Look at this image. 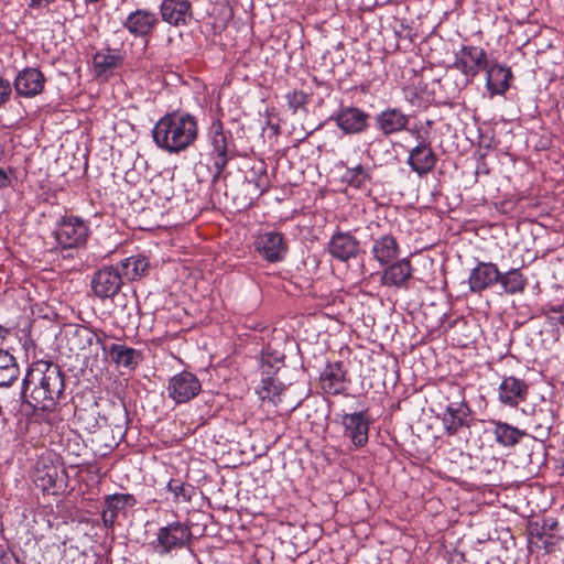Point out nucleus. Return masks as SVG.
<instances>
[{
	"label": "nucleus",
	"mask_w": 564,
	"mask_h": 564,
	"mask_svg": "<svg viewBox=\"0 0 564 564\" xmlns=\"http://www.w3.org/2000/svg\"><path fill=\"white\" fill-rule=\"evenodd\" d=\"M202 390L196 375L189 371L176 373L169 380L167 394L176 403H185L194 399Z\"/></svg>",
	"instance_id": "obj_8"
},
{
	"label": "nucleus",
	"mask_w": 564,
	"mask_h": 564,
	"mask_svg": "<svg viewBox=\"0 0 564 564\" xmlns=\"http://www.w3.org/2000/svg\"><path fill=\"white\" fill-rule=\"evenodd\" d=\"M498 283L505 293L516 294L524 291L527 278H524L520 269H510L508 272L501 273V279Z\"/></svg>",
	"instance_id": "obj_33"
},
{
	"label": "nucleus",
	"mask_w": 564,
	"mask_h": 564,
	"mask_svg": "<svg viewBox=\"0 0 564 564\" xmlns=\"http://www.w3.org/2000/svg\"><path fill=\"white\" fill-rule=\"evenodd\" d=\"M280 388L274 383L271 376H267L261 380V388L259 390L260 398L276 403L280 400Z\"/></svg>",
	"instance_id": "obj_39"
},
{
	"label": "nucleus",
	"mask_w": 564,
	"mask_h": 564,
	"mask_svg": "<svg viewBox=\"0 0 564 564\" xmlns=\"http://www.w3.org/2000/svg\"><path fill=\"white\" fill-rule=\"evenodd\" d=\"M543 314L552 324H560L564 327V303L560 305H546L543 307Z\"/></svg>",
	"instance_id": "obj_42"
},
{
	"label": "nucleus",
	"mask_w": 564,
	"mask_h": 564,
	"mask_svg": "<svg viewBox=\"0 0 564 564\" xmlns=\"http://www.w3.org/2000/svg\"><path fill=\"white\" fill-rule=\"evenodd\" d=\"M387 265L381 276L383 285L401 288L412 276L411 262L406 258Z\"/></svg>",
	"instance_id": "obj_25"
},
{
	"label": "nucleus",
	"mask_w": 564,
	"mask_h": 564,
	"mask_svg": "<svg viewBox=\"0 0 564 564\" xmlns=\"http://www.w3.org/2000/svg\"><path fill=\"white\" fill-rule=\"evenodd\" d=\"M399 245L392 235H383L375 239L371 252L373 258L381 264H390L398 258Z\"/></svg>",
	"instance_id": "obj_27"
},
{
	"label": "nucleus",
	"mask_w": 564,
	"mask_h": 564,
	"mask_svg": "<svg viewBox=\"0 0 564 564\" xmlns=\"http://www.w3.org/2000/svg\"><path fill=\"white\" fill-rule=\"evenodd\" d=\"M65 390V375L57 364L33 361L22 380L23 402L43 412H54Z\"/></svg>",
	"instance_id": "obj_1"
},
{
	"label": "nucleus",
	"mask_w": 564,
	"mask_h": 564,
	"mask_svg": "<svg viewBox=\"0 0 564 564\" xmlns=\"http://www.w3.org/2000/svg\"><path fill=\"white\" fill-rule=\"evenodd\" d=\"M343 425L345 436L350 438L356 447H361L368 442L369 420L364 412L345 414Z\"/></svg>",
	"instance_id": "obj_20"
},
{
	"label": "nucleus",
	"mask_w": 564,
	"mask_h": 564,
	"mask_svg": "<svg viewBox=\"0 0 564 564\" xmlns=\"http://www.w3.org/2000/svg\"><path fill=\"white\" fill-rule=\"evenodd\" d=\"M375 127L384 137L395 135L408 130L410 116L400 108L387 107L375 116Z\"/></svg>",
	"instance_id": "obj_11"
},
{
	"label": "nucleus",
	"mask_w": 564,
	"mask_h": 564,
	"mask_svg": "<svg viewBox=\"0 0 564 564\" xmlns=\"http://www.w3.org/2000/svg\"><path fill=\"white\" fill-rule=\"evenodd\" d=\"M36 473L43 488L52 487L58 478V466L54 465V460H37Z\"/></svg>",
	"instance_id": "obj_38"
},
{
	"label": "nucleus",
	"mask_w": 564,
	"mask_h": 564,
	"mask_svg": "<svg viewBox=\"0 0 564 564\" xmlns=\"http://www.w3.org/2000/svg\"><path fill=\"white\" fill-rule=\"evenodd\" d=\"M12 94V86L11 83L0 77V107L4 105L11 97Z\"/></svg>",
	"instance_id": "obj_45"
},
{
	"label": "nucleus",
	"mask_w": 564,
	"mask_h": 564,
	"mask_svg": "<svg viewBox=\"0 0 564 564\" xmlns=\"http://www.w3.org/2000/svg\"><path fill=\"white\" fill-rule=\"evenodd\" d=\"M100 406L102 426L122 433L128 424V412L122 401H105Z\"/></svg>",
	"instance_id": "obj_22"
},
{
	"label": "nucleus",
	"mask_w": 564,
	"mask_h": 564,
	"mask_svg": "<svg viewBox=\"0 0 564 564\" xmlns=\"http://www.w3.org/2000/svg\"><path fill=\"white\" fill-rule=\"evenodd\" d=\"M528 386L516 377H507L499 386V400L503 404L517 406L528 394Z\"/></svg>",
	"instance_id": "obj_23"
},
{
	"label": "nucleus",
	"mask_w": 564,
	"mask_h": 564,
	"mask_svg": "<svg viewBox=\"0 0 564 564\" xmlns=\"http://www.w3.org/2000/svg\"><path fill=\"white\" fill-rule=\"evenodd\" d=\"M469 408L466 403H451L447 405L443 416L445 431L449 435H455L462 427L467 426Z\"/></svg>",
	"instance_id": "obj_26"
},
{
	"label": "nucleus",
	"mask_w": 564,
	"mask_h": 564,
	"mask_svg": "<svg viewBox=\"0 0 564 564\" xmlns=\"http://www.w3.org/2000/svg\"><path fill=\"white\" fill-rule=\"evenodd\" d=\"M118 267L121 270L122 280L126 278L133 281L147 274L150 262L143 256H132L122 260Z\"/></svg>",
	"instance_id": "obj_28"
},
{
	"label": "nucleus",
	"mask_w": 564,
	"mask_h": 564,
	"mask_svg": "<svg viewBox=\"0 0 564 564\" xmlns=\"http://www.w3.org/2000/svg\"><path fill=\"white\" fill-rule=\"evenodd\" d=\"M285 98L288 100L289 107L292 109L294 113L297 111L299 108L304 107L308 101L307 95L301 90L288 93Z\"/></svg>",
	"instance_id": "obj_43"
},
{
	"label": "nucleus",
	"mask_w": 564,
	"mask_h": 564,
	"mask_svg": "<svg viewBox=\"0 0 564 564\" xmlns=\"http://www.w3.org/2000/svg\"><path fill=\"white\" fill-rule=\"evenodd\" d=\"M75 417L78 426L88 432L94 433L97 429L102 426L101 412L98 403H95L89 409H77Z\"/></svg>",
	"instance_id": "obj_30"
},
{
	"label": "nucleus",
	"mask_w": 564,
	"mask_h": 564,
	"mask_svg": "<svg viewBox=\"0 0 564 564\" xmlns=\"http://www.w3.org/2000/svg\"><path fill=\"white\" fill-rule=\"evenodd\" d=\"M74 335L89 346L93 344V340L95 339L96 343L100 345L104 350H107V347L105 345V338L107 337V335L104 332L97 333L87 327L82 326L75 329Z\"/></svg>",
	"instance_id": "obj_40"
},
{
	"label": "nucleus",
	"mask_w": 564,
	"mask_h": 564,
	"mask_svg": "<svg viewBox=\"0 0 564 564\" xmlns=\"http://www.w3.org/2000/svg\"><path fill=\"white\" fill-rule=\"evenodd\" d=\"M9 184V177L6 173V171L0 167V188L6 187Z\"/></svg>",
	"instance_id": "obj_48"
},
{
	"label": "nucleus",
	"mask_w": 564,
	"mask_h": 564,
	"mask_svg": "<svg viewBox=\"0 0 564 564\" xmlns=\"http://www.w3.org/2000/svg\"><path fill=\"white\" fill-rule=\"evenodd\" d=\"M159 24L156 13L149 9H137L128 14L123 21V26L134 37L148 39L152 36Z\"/></svg>",
	"instance_id": "obj_12"
},
{
	"label": "nucleus",
	"mask_w": 564,
	"mask_h": 564,
	"mask_svg": "<svg viewBox=\"0 0 564 564\" xmlns=\"http://www.w3.org/2000/svg\"><path fill=\"white\" fill-rule=\"evenodd\" d=\"M191 529L181 522L170 523L158 532V543L162 549V553H169L173 549L183 547L191 542Z\"/></svg>",
	"instance_id": "obj_16"
},
{
	"label": "nucleus",
	"mask_w": 564,
	"mask_h": 564,
	"mask_svg": "<svg viewBox=\"0 0 564 564\" xmlns=\"http://www.w3.org/2000/svg\"><path fill=\"white\" fill-rule=\"evenodd\" d=\"M512 72L509 67L495 64L487 69L486 87L490 96L502 95L510 87Z\"/></svg>",
	"instance_id": "obj_24"
},
{
	"label": "nucleus",
	"mask_w": 564,
	"mask_h": 564,
	"mask_svg": "<svg viewBox=\"0 0 564 564\" xmlns=\"http://www.w3.org/2000/svg\"><path fill=\"white\" fill-rule=\"evenodd\" d=\"M500 279L501 272L495 263L480 261L468 276L469 291L480 294L497 284Z\"/></svg>",
	"instance_id": "obj_15"
},
{
	"label": "nucleus",
	"mask_w": 564,
	"mask_h": 564,
	"mask_svg": "<svg viewBox=\"0 0 564 564\" xmlns=\"http://www.w3.org/2000/svg\"><path fill=\"white\" fill-rule=\"evenodd\" d=\"M284 360V355L282 354H270L268 350H263L262 352V364L261 368L263 372L268 376H272L276 370L274 366L278 364H282Z\"/></svg>",
	"instance_id": "obj_41"
},
{
	"label": "nucleus",
	"mask_w": 564,
	"mask_h": 564,
	"mask_svg": "<svg viewBox=\"0 0 564 564\" xmlns=\"http://www.w3.org/2000/svg\"><path fill=\"white\" fill-rule=\"evenodd\" d=\"M212 147L214 155H230L229 141L231 134L226 133L220 121L214 122L212 126Z\"/></svg>",
	"instance_id": "obj_34"
},
{
	"label": "nucleus",
	"mask_w": 564,
	"mask_h": 564,
	"mask_svg": "<svg viewBox=\"0 0 564 564\" xmlns=\"http://www.w3.org/2000/svg\"><path fill=\"white\" fill-rule=\"evenodd\" d=\"M496 441L503 446L514 445L523 435L518 429L501 422H494Z\"/></svg>",
	"instance_id": "obj_37"
},
{
	"label": "nucleus",
	"mask_w": 564,
	"mask_h": 564,
	"mask_svg": "<svg viewBox=\"0 0 564 564\" xmlns=\"http://www.w3.org/2000/svg\"><path fill=\"white\" fill-rule=\"evenodd\" d=\"M453 66L471 80L480 70L488 68L487 54L481 47L464 45L456 53Z\"/></svg>",
	"instance_id": "obj_7"
},
{
	"label": "nucleus",
	"mask_w": 564,
	"mask_h": 564,
	"mask_svg": "<svg viewBox=\"0 0 564 564\" xmlns=\"http://www.w3.org/2000/svg\"><path fill=\"white\" fill-rule=\"evenodd\" d=\"M45 77L37 68L26 67L20 70L13 86L17 95L31 98L42 93Z\"/></svg>",
	"instance_id": "obj_18"
},
{
	"label": "nucleus",
	"mask_w": 564,
	"mask_h": 564,
	"mask_svg": "<svg viewBox=\"0 0 564 564\" xmlns=\"http://www.w3.org/2000/svg\"><path fill=\"white\" fill-rule=\"evenodd\" d=\"M166 488L172 494V501L176 505L189 502L195 494V488L192 485L177 479H171Z\"/></svg>",
	"instance_id": "obj_36"
},
{
	"label": "nucleus",
	"mask_w": 564,
	"mask_h": 564,
	"mask_svg": "<svg viewBox=\"0 0 564 564\" xmlns=\"http://www.w3.org/2000/svg\"><path fill=\"white\" fill-rule=\"evenodd\" d=\"M359 251L360 242L350 232L336 231L328 242V252L341 262L355 259Z\"/></svg>",
	"instance_id": "obj_17"
},
{
	"label": "nucleus",
	"mask_w": 564,
	"mask_h": 564,
	"mask_svg": "<svg viewBox=\"0 0 564 564\" xmlns=\"http://www.w3.org/2000/svg\"><path fill=\"white\" fill-rule=\"evenodd\" d=\"M137 499L130 494H115L105 497L106 508L102 511L101 518L106 528H112L119 516L128 508L134 507Z\"/></svg>",
	"instance_id": "obj_21"
},
{
	"label": "nucleus",
	"mask_w": 564,
	"mask_h": 564,
	"mask_svg": "<svg viewBox=\"0 0 564 564\" xmlns=\"http://www.w3.org/2000/svg\"><path fill=\"white\" fill-rule=\"evenodd\" d=\"M111 359L120 366L133 369L139 365L141 352L124 345L112 344L109 348Z\"/></svg>",
	"instance_id": "obj_31"
},
{
	"label": "nucleus",
	"mask_w": 564,
	"mask_h": 564,
	"mask_svg": "<svg viewBox=\"0 0 564 564\" xmlns=\"http://www.w3.org/2000/svg\"><path fill=\"white\" fill-rule=\"evenodd\" d=\"M260 173L261 175L259 176L256 185L261 191V193H263L268 188V175L263 167L260 169Z\"/></svg>",
	"instance_id": "obj_46"
},
{
	"label": "nucleus",
	"mask_w": 564,
	"mask_h": 564,
	"mask_svg": "<svg viewBox=\"0 0 564 564\" xmlns=\"http://www.w3.org/2000/svg\"><path fill=\"white\" fill-rule=\"evenodd\" d=\"M122 285L123 280L118 265H104L94 272L90 280L93 293L102 301L116 296Z\"/></svg>",
	"instance_id": "obj_5"
},
{
	"label": "nucleus",
	"mask_w": 564,
	"mask_h": 564,
	"mask_svg": "<svg viewBox=\"0 0 564 564\" xmlns=\"http://www.w3.org/2000/svg\"><path fill=\"white\" fill-rule=\"evenodd\" d=\"M57 243L63 249H75L86 245L89 228L77 216L63 217L54 231Z\"/></svg>",
	"instance_id": "obj_4"
},
{
	"label": "nucleus",
	"mask_w": 564,
	"mask_h": 564,
	"mask_svg": "<svg viewBox=\"0 0 564 564\" xmlns=\"http://www.w3.org/2000/svg\"><path fill=\"white\" fill-rule=\"evenodd\" d=\"M555 469L558 470L560 475H564V460H555Z\"/></svg>",
	"instance_id": "obj_49"
},
{
	"label": "nucleus",
	"mask_w": 564,
	"mask_h": 564,
	"mask_svg": "<svg viewBox=\"0 0 564 564\" xmlns=\"http://www.w3.org/2000/svg\"><path fill=\"white\" fill-rule=\"evenodd\" d=\"M415 138L419 140V144L410 151L406 163L412 171L424 176L434 170L437 156L432 150L431 143L419 131H416Z\"/></svg>",
	"instance_id": "obj_9"
},
{
	"label": "nucleus",
	"mask_w": 564,
	"mask_h": 564,
	"mask_svg": "<svg viewBox=\"0 0 564 564\" xmlns=\"http://www.w3.org/2000/svg\"><path fill=\"white\" fill-rule=\"evenodd\" d=\"M6 334H7V329H4L2 326H0V338L4 339Z\"/></svg>",
	"instance_id": "obj_50"
},
{
	"label": "nucleus",
	"mask_w": 564,
	"mask_h": 564,
	"mask_svg": "<svg viewBox=\"0 0 564 564\" xmlns=\"http://www.w3.org/2000/svg\"><path fill=\"white\" fill-rule=\"evenodd\" d=\"M554 421V411L552 406L545 401H542L540 404H535L533 406L532 412L527 419L528 427L535 433V436L530 440V458L533 456H542L544 458L546 457V448L542 438L550 435Z\"/></svg>",
	"instance_id": "obj_3"
},
{
	"label": "nucleus",
	"mask_w": 564,
	"mask_h": 564,
	"mask_svg": "<svg viewBox=\"0 0 564 564\" xmlns=\"http://www.w3.org/2000/svg\"><path fill=\"white\" fill-rule=\"evenodd\" d=\"M160 17L171 26H186L194 18L193 4L189 0H162Z\"/></svg>",
	"instance_id": "obj_10"
},
{
	"label": "nucleus",
	"mask_w": 564,
	"mask_h": 564,
	"mask_svg": "<svg viewBox=\"0 0 564 564\" xmlns=\"http://www.w3.org/2000/svg\"><path fill=\"white\" fill-rule=\"evenodd\" d=\"M54 0H30L29 7L33 9H39L48 6Z\"/></svg>",
	"instance_id": "obj_47"
},
{
	"label": "nucleus",
	"mask_w": 564,
	"mask_h": 564,
	"mask_svg": "<svg viewBox=\"0 0 564 564\" xmlns=\"http://www.w3.org/2000/svg\"><path fill=\"white\" fill-rule=\"evenodd\" d=\"M229 160H230V155H214V174L212 176L213 184H216L219 181Z\"/></svg>",
	"instance_id": "obj_44"
},
{
	"label": "nucleus",
	"mask_w": 564,
	"mask_h": 564,
	"mask_svg": "<svg viewBox=\"0 0 564 564\" xmlns=\"http://www.w3.org/2000/svg\"><path fill=\"white\" fill-rule=\"evenodd\" d=\"M256 250L269 262H278L284 259L288 252V245L284 237L278 231L261 234L256 242Z\"/></svg>",
	"instance_id": "obj_14"
},
{
	"label": "nucleus",
	"mask_w": 564,
	"mask_h": 564,
	"mask_svg": "<svg viewBox=\"0 0 564 564\" xmlns=\"http://www.w3.org/2000/svg\"><path fill=\"white\" fill-rule=\"evenodd\" d=\"M306 420L311 426L325 427L328 419V405L323 399H313L306 402Z\"/></svg>",
	"instance_id": "obj_32"
},
{
	"label": "nucleus",
	"mask_w": 564,
	"mask_h": 564,
	"mask_svg": "<svg viewBox=\"0 0 564 564\" xmlns=\"http://www.w3.org/2000/svg\"><path fill=\"white\" fill-rule=\"evenodd\" d=\"M239 465L238 464H234V465H225V467H231V468H237Z\"/></svg>",
	"instance_id": "obj_51"
},
{
	"label": "nucleus",
	"mask_w": 564,
	"mask_h": 564,
	"mask_svg": "<svg viewBox=\"0 0 564 564\" xmlns=\"http://www.w3.org/2000/svg\"><path fill=\"white\" fill-rule=\"evenodd\" d=\"M126 59V53L117 50L105 47L96 52L93 56V67L95 76L98 79H109L115 70L122 66Z\"/></svg>",
	"instance_id": "obj_13"
},
{
	"label": "nucleus",
	"mask_w": 564,
	"mask_h": 564,
	"mask_svg": "<svg viewBox=\"0 0 564 564\" xmlns=\"http://www.w3.org/2000/svg\"><path fill=\"white\" fill-rule=\"evenodd\" d=\"M321 387L327 394L337 395L346 390V370L343 361L327 364L319 376Z\"/></svg>",
	"instance_id": "obj_19"
},
{
	"label": "nucleus",
	"mask_w": 564,
	"mask_h": 564,
	"mask_svg": "<svg viewBox=\"0 0 564 564\" xmlns=\"http://www.w3.org/2000/svg\"><path fill=\"white\" fill-rule=\"evenodd\" d=\"M20 375L19 365L13 355L0 349V387H10Z\"/></svg>",
	"instance_id": "obj_29"
},
{
	"label": "nucleus",
	"mask_w": 564,
	"mask_h": 564,
	"mask_svg": "<svg viewBox=\"0 0 564 564\" xmlns=\"http://www.w3.org/2000/svg\"><path fill=\"white\" fill-rule=\"evenodd\" d=\"M332 119L345 134H360L370 127V115L354 106H341Z\"/></svg>",
	"instance_id": "obj_6"
},
{
	"label": "nucleus",
	"mask_w": 564,
	"mask_h": 564,
	"mask_svg": "<svg viewBox=\"0 0 564 564\" xmlns=\"http://www.w3.org/2000/svg\"><path fill=\"white\" fill-rule=\"evenodd\" d=\"M343 182L355 188H365L371 181L369 169L358 164L355 167L347 169L341 177Z\"/></svg>",
	"instance_id": "obj_35"
},
{
	"label": "nucleus",
	"mask_w": 564,
	"mask_h": 564,
	"mask_svg": "<svg viewBox=\"0 0 564 564\" xmlns=\"http://www.w3.org/2000/svg\"><path fill=\"white\" fill-rule=\"evenodd\" d=\"M152 137L160 149L180 153L196 141L198 124L195 117L187 112H167L155 123Z\"/></svg>",
	"instance_id": "obj_2"
}]
</instances>
